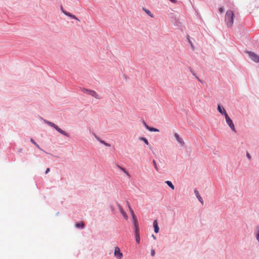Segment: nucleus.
Wrapping results in <instances>:
<instances>
[{"instance_id":"1","label":"nucleus","mask_w":259,"mask_h":259,"mask_svg":"<svg viewBox=\"0 0 259 259\" xmlns=\"http://www.w3.org/2000/svg\"><path fill=\"white\" fill-rule=\"evenodd\" d=\"M234 14L232 11L228 10L227 11L225 21L228 27H231L233 24Z\"/></svg>"},{"instance_id":"2","label":"nucleus","mask_w":259,"mask_h":259,"mask_svg":"<svg viewBox=\"0 0 259 259\" xmlns=\"http://www.w3.org/2000/svg\"><path fill=\"white\" fill-rule=\"evenodd\" d=\"M44 122L50 125L51 127H53L57 131H58L59 133L62 134L63 135L66 136V137H69L68 134L65 132V131H63L62 129H61L60 127H59L58 126L56 125L54 123L48 121L47 120L44 119Z\"/></svg>"},{"instance_id":"3","label":"nucleus","mask_w":259,"mask_h":259,"mask_svg":"<svg viewBox=\"0 0 259 259\" xmlns=\"http://www.w3.org/2000/svg\"><path fill=\"white\" fill-rule=\"evenodd\" d=\"M225 120L227 124L230 127L231 130L234 133H236V130L234 125V124L232 121V120L230 118V117L228 116L225 117Z\"/></svg>"},{"instance_id":"4","label":"nucleus","mask_w":259,"mask_h":259,"mask_svg":"<svg viewBox=\"0 0 259 259\" xmlns=\"http://www.w3.org/2000/svg\"><path fill=\"white\" fill-rule=\"evenodd\" d=\"M217 110L218 112L222 115H224L225 117L228 116V114L227 113L226 110L224 108V107L220 104H218L217 106Z\"/></svg>"},{"instance_id":"5","label":"nucleus","mask_w":259,"mask_h":259,"mask_svg":"<svg viewBox=\"0 0 259 259\" xmlns=\"http://www.w3.org/2000/svg\"><path fill=\"white\" fill-rule=\"evenodd\" d=\"M247 53L253 61L256 63L259 62V56L258 55L252 52H248Z\"/></svg>"},{"instance_id":"6","label":"nucleus","mask_w":259,"mask_h":259,"mask_svg":"<svg viewBox=\"0 0 259 259\" xmlns=\"http://www.w3.org/2000/svg\"><path fill=\"white\" fill-rule=\"evenodd\" d=\"M174 137L180 146L183 147L185 145L184 141L178 133H176L174 134Z\"/></svg>"},{"instance_id":"7","label":"nucleus","mask_w":259,"mask_h":259,"mask_svg":"<svg viewBox=\"0 0 259 259\" xmlns=\"http://www.w3.org/2000/svg\"><path fill=\"white\" fill-rule=\"evenodd\" d=\"M114 255L117 259H121L123 257V254L120 251V248L116 246L114 248Z\"/></svg>"},{"instance_id":"8","label":"nucleus","mask_w":259,"mask_h":259,"mask_svg":"<svg viewBox=\"0 0 259 259\" xmlns=\"http://www.w3.org/2000/svg\"><path fill=\"white\" fill-rule=\"evenodd\" d=\"M117 207H118V208L119 210V212H120V213L122 215L123 218L126 220H128V216L127 215V214L126 213V212L124 211L123 208L122 207V206L120 205V204H117Z\"/></svg>"},{"instance_id":"9","label":"nucleus","mask_w":259,"mask_h":259,"mask_svg":"<svg viewBox=\"0 0 259 259\" xmlns=\"http://www.w3.org/2000/svg\"><path fill=\"white\" fill-rule=\"evenodd\" d=\"M61 10H62V12H63V13L64 15H65L66 16L69 17L72 19H75V20H76L79 21V20L75 15L65 11L64 10H63V8L61 9Z\"/></svg>"},{"instance_id":"10","label":"nucleus","mask_w":259,"mask_h":259,"mask_svg":"<svg viewBox=\"0 0 259 259\" xmlns=\"http://www.w3.org/2000/svg\"><path fill=\"white\" fill-rule=\"evenodd\" d=\"M254 234L256 241L259 243V225L255 226Z\"/></svg>"},{"instance_id":"11","label":"nucleus","mask_w":259,"mask_h":259,"mask_svg":"<svg viewBox=\"0 0 259 259\" xmlns=\"http://www.w3.org/2000/svg\"><path fill=\"white\" fill-rule=\"evenodd\" d=\"M194 193H195V195L196 197H197V198L199 200V201L202 204H203V199L202 198V197H201V196L200 195L198 191L197 190H196V189H195L194 190Z\"/></svg>"},{"instance_id":"12","label":"nucleus","mask_w":259,"mask_h":259,"mask_svg":"<svg viewBox=\"0 0 259 259\" xmlns=\"http://www.w3.org/2000/svg\"><path fill=\"white\" fill-rule=\"evenodd\" d=\"M153 227H154L155 233H158L159 229V227L158 225V222L156 220H154L153 222Z\"/></svg>"},{"instance_id":"13","label":"nucleus","mask_w":259,"mask_h":259,"mask_svg":"<svg viewBox=\"0 0 259 259\" xmlns=\"http://www.w3.org/2000/svg\"><path fill=\"white\" fill-rule=\"evenodd\" d=\"M117 168L122 171L128 177H130V175L128 172L123 167L120 166L119 165L116 166Z\"/></svg>"},{"instance_id":"14","label":"nucleus","mask_w":259,"mask_h":259,"mask_svg":"<svg viewBox=\"0 0 259 259\" xmlns=\"http://www.w3.org/2000/svg\"><path fill=\"white\" fill-rule=\"evenodd\" d=\"M142 9L150 18H154V16L153 14L149 10L145 8H143Z\"/></svg>"},{"instance_id":"15","label":"nucleus","mask_w":259,"mask_h":259,"mask_svg":"<svg viewBox=\"0 0 259 259\" xmlns=\"http://www.w3.org/2000/svg\"><path fill=\"white\" fill-rule=\"evenodd\" d=\"M93 97L95 98L96 99H100V96L95 91L93 90L92 92V95Z\"/></svg>"},{"instance_id":"16","label":"nucleus","mask_w":259,"mask_h":259,"mask_svg":"<svg viewBox=\"0 0 259 259\" xmlns=\"http://www.w3.org/2000/svg\"><path fill=\"white\" fill-rule=\"evenodd\" d=\"M96 139H97V140L101 144L104 145L106 147H110L111 145L109 143H106L104 141L101 140V139H100L99 138L97 137H96Z\"/></svg>"},{"instance_id":"17","label":"nucleus","mask_w":259,"mask_h":259,"mask_svg":"<svg viewBox=\"0 0 259 259\" xmlns=\"http://www.w3.org/2000/svg\"><path fill=\"white\" fill-rule=\"evenodd\" d=\"M136 241L137 243H140V232H135Z\"/></svg>"},{"instance_id":"18","label":"nucleus","mask_w":259,"mask_h":259,"mask_svg":"<svg viewBox=\"0 0 259 259\" xmlns=\"http://www.w3.org/2000/svg\"><path fill=\"white\" fill-rule=\"evenodd\" d=\"M139 140L141 141H143L146 145H149V142L148 140L145 137H140Z\"/></svg>"},{"instance_id":"19","label":"nucleus","mask_w":259,"mask_h":259,"mask_svg":"<svg viewBox=\"0 0 259 259\" xmlns=\"http://www.w3.org/2000/svg\"><path fill=\"white\" fill-rule=\"evenodd\" d=\"M75 226L77 228L83 229L84 228V224L82 222H81L79 223H76L75 224Z\"/></svg>"},{"instance_id":"20","label":"nucleus","mask_w":259,"mask_h":259,"mask_svg":"<svg viewBox=\"0 0 259 259\" xmlns=\"http://www.w3.org/2000/svg\"><path fill=\"white\" fill-rule=\"evenodd\" d=\"M172 190L175 189V187L172 183L169 181H166L165 182Z\"/></svg>"},{"instance_id":"21","label":"nucleus","mask_w":259,"mask_h":259,"mask_svg":"<svg viewBox=\"0 0 259 259\" xmlns=\"http://www.w3.org/2000/svg\"><path fill=\"white\" fill-rule=\"evenodd\" d=\"M147 130L148 131H149L150 132H159V130L158 129L154 128V127H150V126H149V127L148 128Z\"/></svg>"},{"instance_id":"22","label":"nucleus","mask_w":259,"mask_h":259,"mask_svg":"<svg viewBox=\"0 0 259 259\" xmlns=\"http://www.w3.org/2000/svg\"><path fill=\"white\" fill-rule=\"evenodd\" d=\"M147 130L148 131H149L150 132H159V130L158 129L154 128V127H150V126H149V127L148 128Z\"/></svg>"},{"instance_id":"23","label":"nucleus","mask_w":259,"mask_h":259,"mask_svg":"<svg viewBox=\"0 0 259 259\" xmlns=\"http://www.w3.org/2000/svg\"><path fill=\"white\" fill-rule=\"evenodd\" d=\"M132 222L134 226H138V220L136 217H134V218H132Z\"/></svg>"},{"instance_id":"24","label":"nucleus","mask_w":259,"mask_h":259,"mask_svg":"<svg viewBox=\"0 0 259 259\" xmlns=\"http://www.w3.org/2000/svg\"><path fill=\"white\" fill-rule=\"evenodd\" d=\"M128 207H129V210H130V213H131L132 218H134V217H136V216L135 215V214L134 212V211L133 210V209H132V208L130 207V205H128Z\"/></svg>"},{"instance_id":"25","label":"nucleus","mask_w":259,"mask_h":259,"mask_svg":"<svg viewBox=\"0 0 259 259\" xmlns=\"http://www.w3.org/2000/svg\"><path fill=\"white\" fill-rule=\"evenodd\" d=\"M81 91H82L83 93H84V94H88V93H89V92H90V91L91 90H90V89H85V88H82V89H81Z\"/></svg>"},{"instance_id":"26","label":"nucleus","mask_w":259,"mask_h":259,"mask_svg":"<svg viewBox=\"0 0 259 259\" xmlns=\"http://www.w3.org/2000/svg\"><path fill=\"white\" fill-rule=\"evenodd\" d=\"M152 162H153V163L154 164V167L156 169V170H158V167H157V164H156V161L155 160H153Z\"/></svg>"},{"instance_id":"27","label":"nucleus","mask_w":259,"mask_h":259,"mask_svg":"<svg viewBox=\"0 0 259 259\" xmlns=\"http://www.w3.org/2000/svg\"><path fill=\"white\" fill-rule=\"evenodd\" d=\"M134 229H135V232H140L139 231V225L138 226H134Z\"/></svg>"},{"instance_id":"28","label":"nucleus","mask_w":259,"mask_h":259,"mask_svg":"<svg viewBox=\"0 0 259 259\" xmlns=\"http://www.w3.org/2000/svg\"><path fill=\"white\" fill-rule=\"evenodd\" d=\"M155 252L154 250V249H151V256H154L155 255Z\"/></svg>"},{"instance_id":"29","label":"nucleus","mask_w":259,"mask_h":259,"mask_svg":"<svg viewBox=\"0 0 259 259\" xmlns=\"http://www.w3.org/2000/svg\"><path fill=\"white\" fill-rule=\"evenodd\" d=\"M219 11L221 13H222L224 11V9L223 7L220 8Z\"/></svg>"},{"instance_id":"30","label":"nucleus","mask_w":259,"mask_h":259,"mask_svg":"<svg viewBox=\"0 0 259 259\" xmlns=\"http://www.w3.org/2000/svg\"><path fill=\"white\" fill-rule=\"evenodd\" d=\"M143 124L146 127V128L147 130L148 128L149 127V126L146 124V123L144 121H143Z\"/></svg>"},{"instance_id":"31","label":"nucleus","mask_w":259,"mask_h":259,"mask_svg":"<svg viewBox=\"0 0 259 259\" xmlns=\"http://www.w3.org/2000/svg\"><path fill=\"white\" fill-rule=\"evenodd\" d=\"M30 142L34 145L36 144V143L34 141V140L33 139H30Z\"/></svg>"},{"instance_id":"32","label":"nucleus","mask_w":259,"mask_h":259,"mask_svg":"<svg viewBox=\"0 0 259 259\" xmlns=\"http://www.w3.org/2000/svg\"><path fill=\"white\" fill-rule=\"evenodd\" d=\"M35 146L37 148H38L39 149L42 150V149L40 148V147L39 146V145L36 143Z\"/></svg>"},{"instance_id":"33","label":"nucleus","mask_w":259,"mask_h":259,"mask_svg":"<svg viewBox=\"0 0 259 259\" xmlns=\"http://www.w3.org/2000/svg\"><path fill=\"white\" fill-rule=\"evenodd\" d=\"M50 171V168H47L46 171H45V174H48L49 172Z\"/></svg>"},{"instance_id":"34","label":"nucleus","mask_w":259,"mask_h":259,"mask_svg":"<svg viewBox=\"0 0 259 259\" xmlns=\"http://www.w3.org/2000/svg\"><path fill=\"white\" fill-rule=\"evenodd\" d=\"M171 2L173 3H176L177 2L176 0H169Z\"/></svg>"},{"instance_id":"35","label":"nucleus","mask_w":259,"mask_h":259,"mask_svg":"<svg viewBox=\"0 0 259 259\" xmlns=\"http://www.w3.org/2000/svg\"><path fill=\"white\" fill-rule=\"evenodd\" d=\"M92 91H93V90H91L90 91V92H89L88 95H91H91H92Z\"/></svg>"},{"instance_id":"36","label":"nucleus","mask_w":259,"mask_h":259,"mask_svg":"<svg viewBox=\"0 0 259 259\" xmlns=\"http://www.w3.org/2000/svg\"><path fill=\"white\" fill-rule=\"evenodd\" d=\"M152 237H153V238L154 239H156V238H155V237L154 236V235H152Z\"/></svg>"}]
</instances>
